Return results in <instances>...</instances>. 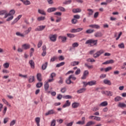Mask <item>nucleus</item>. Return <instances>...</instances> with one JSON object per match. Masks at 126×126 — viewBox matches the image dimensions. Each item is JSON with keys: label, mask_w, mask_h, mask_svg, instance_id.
<instances>
[{"label": "nucleus", "mask_w": 126, "mask_h": 126, "mask_svg": "<svg viewBox=\"0 0 126 126\" xmlns=\"http://www.w3.org/2000/svg\"><path fill=\"white\" fill-rule=\"evenodd\" d=\"M98 42V40H94V39H89L86 41L85 42L86 45H88V44H90L91 46L93 47V46H97V43Z\"/></svg>", "instance_id": "obj_1"}, {"label": "nucleus", "mask_w": 126, "mask_h": 126, "mask_svg": "<svg viewBox=\"0 0 126 126\" xmlns=\"http://www.w3.org/2000/svg\"><path fill=\"white\" fill-rule=\"evenodd\" d=\"M104 53H105V50L101 49V50L97 51L94 54L93 57H94V58H95V59L97 58H99V57H100V55H102V54H104Z\"/></svg>", "instance_id": "obj_2"}, {"label": "nucleus", "mask_w": 126, "mask_h": 126, "mask_svg": "<svg viewBox=\"0 0 126 126\" xmlns=\"http://www.w3.org/2000/svg\"><path fill=\"white\" fill-rule=\"evenodd\" d=\"M15 14V10L14 9H12L9 11V13L6 14V15L4 16V18H7L8 16H12Z\"/></svg>", "instance_id": "obj_3"}, {"label": "nucleus", "mask_w": 126, "mask_h": 126, "mask_svg": "<svg viewBox=\"0 0 126 126\" xmlns=\"http://www.w3.org/2000/svg\"><path fill=\"white\" fill-rule=\"evenodd\" d=\"M30 48H31V45L28 43H26L22 45V48L23 50H29Z\"/></svg>", "instance_id": "obj_4"}, {"label": "nucleus", "mask_w": 126, "mask_h": 126, "mask_svg": "<svg viewBox=\"0 0 126 126\" xmlns=\"http://www.w3.org/2000/svg\"><path fill=\"white\" fill-rule=\"evenodd\" d=\"M97 84V81L95 80L91 81L86 83V86L89 85L90 86H92L93 85H96Z\"/></svg>", "instance_id": "obj_5"}, {"label": "nucleus", "mask_w": 126, "mask_h": 126, "mask_svg": "<svg viewBox=\"0 0 126 126\" xmlns=\"http://www.w3.org/2000/svg\"><path fill=\"white\" fill-rule=\"evenodd\" d=\"M83 30V28H78L76 29H73L70 31L71 33H76V32H80Z\"/></svg>", "instance_id": "obj_6"}, {"label": "nucleus", "mask_w": 126, "mask_h": 126, "mask_svg": "<svg viewBox=\"0 0 126 126\" xmlns=\"http://www.w3.org/2000/svg\"><path fill=\"white\" fill-rule=\"evenodd\" d=\"M45 28L46 26H39L35 29V31H43Z\"/></svg>", "instance_id": "obj_7"}, {"label": "nucleus", "mask_w": 126, "mask_h": 126, "mask_svg": "<svg viewBox=\"0 0 126 126\" xmlns=\"http://www.w3.org/2000/svg\"><path fill=\"white\" fill-rule=\"evenodd\" d=\"M90 120H95V121H101V118L97 116H91L89 117Z\"/></svg>", "instance_id": "obj_8"}, {"label": "nucleus", "mask_w": 126, "mask_h": 126, "mask_svg": "<svg viewBox=\"0 0 126 126\" xmlns=\"http://www.w3.org/2000/svg\"><path fill=\"white\" fill-rule=\"evenodd\" d=\"M54 114V115H57V112L54 110H50L47 113H45V116H49V115H53Z\"/></svg>", "instance_id": "obj_9"}, {"label": "nucleus", "mask_w": 126, "mask_h": 126, "mask_svg": "<svg viewBox=\"0 0 126 126\" xmlns=\"http://www.w3.org/2000/svg\"><path fill=\"white\" fill-rule=\"evenodd\" d=\"M59 39L61 40L62 43H65V42H66V40H67V37L64 36H60L59 37Z\"/></svg>", "instance_id": "obj_10"}, {"label": "nucleus", "mask_w": 126, "mask_h": 126, "mask_svg": "<svg viewBox=\"0 0 126 126\" xmlns=\"http://www.w3.org/2000/svg\"><path fill=\"white\" fill-rule=\"evenodd\" d=\"M103 33L101 32H96L94 33V37L96 38H101V37H102Z\"/></svg>", "instance_id": "obj_11"}, {"label": "nucleus", "mask_w": 126, "mask_h": 126, "mask_svg": "<svg viewBox=\"0 0 126 126\" xmlns=\"http://www.w3.org/2000/svg\"><path fill=\"white\" fill-rule=\"evenodd\" d=\"M88 74H89V72L88 70H85L84 72L83 75L81 78L82 79H86V77H87V75H88Z\"/></svg>", "instance_id": "obj_12"}, {"label": "nucleus", "mask_w": 126, "mask_h": 126, "mask_svg": "<svg viewBox=\"0 0 126 126\" xmlns=\"http://www.w3.org/2000/svg\"><path fill=\"white\" fill-rule=\"evenodd\" d=\"M103 94H105V95H107V96H113V92L111 91H103L102 92Z\"/></svg>", "instance_id": "obj_13"}, {"label": "nucleus", "mask_w": 126, "mask_h": 126, "mask_svg": "<svg viewBox=\"0 0 126 126\" xmlns=\"http://www.w3.org/2000/svg\"><path fill=\"white\" fill-rule=\"evenodd\" d=\"M29 63L31 65V68L34 69V68H35V63H34V61H33V60H31Z\"/></svg>", "instance_id": "obj_14"}, {"label": "nucleus", "mask_w": 126, "mask_h": 126, "mask_svg": "<svg viewBox=\"0 0 126 126\" xmlns=\"http://www.w3.org/2000/svg\"><path fill=\"white\" fill-rule=\"evenodd\" d=\"M82 121H78L76 123L77 125H84L85 124V117H82Z\"/></svg>", "instance_id": "obj_15"}, {"label": "nucleus", "mask_w": 126, "mask_h": 126, "mask_svg": "<svg viewBox=\"0 0 126 126\" xmlns=\"http://www.w3.org/2000/svg\"><path fill=\"white\" fill-rule=\"evenodd\" d=\"M115 63V61L113 60H108L106 61L105 62H104L102 63V64H109L110 63Z\"/></svg>", "instance_id": "obj_16"}, {"label": "nucleus", "mask_w": 126, "mask_h": 126, "mask_svg": "<svg viewBox=\"0 0 126 126\" xmlns=\"http://www.w3.org/2000/svg\"><path fill=\"white\" fill-rule=\"evenodd\" d=\"M69 106H70V102H69V100H66V102L63 106V108H66V107H69Z\"/></svg>", "instance_id": "obj_17"}, {"label": "nucleus", "mask_w": 126, "mask_h": 126, "mask_svg": "<svg viewBox=\"0 0 126 126\" xmlns=\"http://www.w3.org/2000/svg\"><path fill=\"white\" fill-rule=\"evenodd\" d=\"M50 39L51 40V41H52V42H56V41H57V37H56L55 35H52L50 37Z\"/></svg>", "instance_id": "obj_18"}, {"label": "nucleus", "mask_w": 126, "mask_h": 126, "mask_svg": "<svg viewBox=\"0 0 126 126\" xmlns=\"http://www.w3.org/2000/svg\"><path fill=\"white\" fill-rule=\"evenodd\" d=\"M56 10H57V9L55 7H51L48 9L47 12H48L49 13H51V12H54Z\"/></svg>", "instance_id": "obj_19"}, {"label": "nucleus", "mask_w": 126, "mask_h": 126, "mask_svg": "<svg viewBox=\"0 0 126 126\" xmlns=\"http://www.w3.org/2000/svg\"><path fill=\"white\" fill-rule=\"evenodd\" d=\"M89 27L91 28H95V29H100V26L98 25H91L89 26Z\"/></svg>", "instance_id": "obj_20"}, {"label": "nucleus", "mask_w": 126, "mask_h": 126, "mask_svg": "<svg viewBox=\"0 0 126 126\" xmlns=\"http://www.w3.org/2000/svg\"><path fill=\"white\" fill-rule=\"evenodd\" d=\"M72 12H73V13H78V12H81V9L74 8L72 9Z\"/></svg>", "instance_id": "obj_21"}, {"label": "nucleus", "mask_w": 126, "mask_h": 126, "mask_svg": "<svg viewBox=\"0 0 126 126\" xmlns=\"http://www.w3.org/2000/svg\"><path fill=\"white\" fill-rule=\"evenodd\" d=\"M79 103L78 102H74L72 104V108H74V109H75L77 108L78 107H79Z\"/></svg>", "instance_id": "obj_22"}, {"label": "nucleus", "mask_w": 126, "mask_h": 126, "mask_svg": "<svg viewBox=\"0 0 126 126\" xmlns=\"http://www.w3.org/2000/svg\"><path fill=\"white\" fill-rule=\"evenodd\" d=\"M33 81H35V77H34V76H30L29 79V82L30 83H32Z\"/></svg>", "instance_id": "obj_23"}, {"label": "nucleus", "mask_w": 126, "mask_h": 126, "mask_svg": "<svg viewBox=\"0 0 126 126\" xmlns=\"http://www.w3.org/2000/svg\"><path fill=\"white\" fill-rule=\"evenodd\" d=\"M103 83H104V84H107V85H112V83L111 82V81L107 79H105L103 80Z\"/></svg>", "instance_id": "obj_24"}, {"label": "nucleus", "mask_w": 126, "mask_h": 126, "mask_svg": "<svg viewBox=\"0 0 126 126\" xmlns=\"http://www.w3.org/2000/svg\"><path fill=\"white\" fill-rule=\"evenodd\" d=\"M99 107H106V106H108V102L103 101L101 102L99 105Z\"/></svg>", "instance_id": "obj_25"}, {"label": "nucleus", "mask_w": 126, "mask_h": 126, "mask_svg": "<svg viewBox=\"0 0 126 126\" xmlns=\"http://www.w3.org/2000/svg\"><path fill=\"white\" fill-rule=\"evenodd\" d=\"M87 11L89 12L88 13V14L89 16H91V15H93V13H94V11H93L92 9H88Z\"/></svg>", "instance_id": "obj_26"}, {"label": "nucleus", "mask_w": 126, "mask_h": 126, "mask_svg": "<svg viewBox=\"0 0 126 126\" xmlns=\"http://www.w3.org/2000/svg\"><path fill=\"white\" fill-rule=\"evenodd\" d=\"M36 77L38 81H42V75L41 74V73H37Z\"/></svg>", "instance_id": "obj_27"}, {"label": "nucleus", "mask_w": 126, "mask_h": 126, "mask_svg": "<svg viewBox=\"0 0 126 126\" xmlns=\"http://www.w3.org/2000/svg\"><path fill=\"white\" fill-rule=\"evenodd\" d=\"M78 64H79V62L74 61L71 63L72 66H75V65H78Z\"/></svg>", "instance_id": "obj_28"}, {"label": "nucleus", "mask_w": 126, "mask_h": 126, "mask_svg": "<svg viewBox=\"0 0 126 126\" xmlns=\"http://www.w3.org/2000/svg\"><path fill=\"white\" fill-rule=\"evenodd\" d=\"M118 107L120 108H126V104L124 103L119 102Z\"/></svg>", "instance_id": "obj_29"}, {"label": "nucleus", "mask_w": 126, "mask_h": 126, "mask_svg": "<svg viewBox=\"0 0 126 126\" xmlns=\"http://www.w3.org/2000/svg\"><path fill=\"white\" fill-rule=\"evenodd\" d=\"M86 91V89L85 88H82L79 90L77 91V93H79V94H80V93H83V92H85Z\"/></svg>", "instance_id": "obj_30"}, {"label": "nucleus", "mask_w": 126, "mask_h": 126, "mask_svg": "<svg viewBox=\"0 0 126 126\" xmlns=\"http://www.w3.org/2000/svg\"><path fill=\"white\" fill-rule=\"evenodd\" d=\"M47 66H48V62H46L42 65V69H43V70H45V69L47 68Z\"/></svg>", "instance_id": "obj_31"}, {"label": "nucleus", "mask_w": 126, "mask_h": 126, "mask_svg": "<svg viewBox=\"0 0 126 126\" xmlns=\"http://www.w3.org/2000/svg\"><path fill=\"white\" fill-rule=\"evenodd\" d=\"M38 12L40 14H42V15H46V12L43 10H41L39 9L38 10Z\"/></svg>", "instance_id": "obj_32"}, {"label": "nucleus", "mask_w": 126, "mask_h": 126, "mask_svg": "<svg viewBox=\"0 0 126 126\" xmlns=\"http://www.w3.org/2000/svg\"><path fill=\"white\" fill-rule=\"evenodd\" d=\"M40 118L37 117L35 118V122L36 123L37 126H40Z\"/></svg>", "instance_id": "obj_33"}, {"label": "nucleus", "mask_w": 126, "mask_h": 126, "mask_svg": "<svg viewBox=\"0 0 126 126\" xmlns=\"http://www.w3.org/2000/svg\"><path fill=\"white\" fill-rule=\"evenodd\" d=\"M122 99H123V98H122V97H121V96H116L114 98V101L115 102H119V101H121V100H122Z\"/></svg>", "instance_id": "obj_34"}, {"label": "nucleus", "mask_w": 126, "mask_h": 126, "mask_svg": "<svg viewBox=\"0 0 126 126\" xmlns=\"http://www.w3.org/2000/svg\"><path fill=\"white\" fill-rule=\"evenodd\" d=\"M66 83L67 84H71L72 83L73 84V82L71 81V80L70 78H69V77H68V79L66 80Z\"/></svg>", "instance_id": "obj_35"}, {"label": "nucleus", "mask_w": 126, "mask_h": 126, "mask_svg": "<svg viewBox=\"0 0 126 126\" xmlns=\"http://www.w3.org/2000/svg\"><path fill=\"white\" fill-rule=\"evenodd\" d=\"M42 86H43V83L42 82H38L36 85L37 88H41Z\"/></svg>", "instance_id": "obj_36"}, {"label": "nucleus", "mask_w": 126, "mask_h": 126, "mask_svg": "<svg viewBox=\"0 0 126 126\" xmlns=\"http://www.w3.org/2000/svg\"><path fill=\"white\" fill-rule=\"evenodd\" d=\"M65 64V62H61L56 65V67H60V66H63V65H64Z\"/></svg>", "instance_id": "obj_37"}, {"label": "nucleus", "mask_w": 126, "mask_h": 126, "mask_svg": "<svg viewBox=\"0 0 126 126\" xmlns=\"http://www.w3.org/2000/svg\"><path fill=\"white\" fill-rule=\"evenodd\" d=\"M6 14H7V11L6 10L0 11V15H5V16Z\"/></svg>", "instance_id": "obj_38"}, {"label": "nucleus", "mask_w": 126, "mask_h": 126, "mask_svg": "<svg viewBox=\"0 0 126 126\" xmlns=\"http://www.w3.org/2000/svg\"><path fill=\"white\" fill-rule=\"evenodd\" d=\"M49 83L46 82L45 84H44V89L46 91H47V90H48L49 89Z\"/></svg>", "instance_id": "obj_39"}, {"label": "nucleus", "mask_w": 126, "mask_h": 126, "mask_svg": "<svg viewBox=\"0 0 126 126\" xmlns=\"http://www.w3.org/2000/svg\"><path fill=\"white\" fill-rule=\"evenodd\" d=\"M45 19H46V17H43V16L39 17L37 18V20L38 21H43L45 20Z\"/></svg>", "instance_id": "obj_40"}, {"label": "nucleus", "mask_w": 126, "mask_h": 126, "mask_svg": "<svg viewBox=\"0 0 126 126\" xmlns=\"http://www.w3.org/2000/svg\"><path fill=\"white\" fill-rule=\"evenodd\" d=\"M94 32V30L89 29L86 31L87 34H91Z\"/></svg>", "instance_id": "obj_41"}, {"label": "nucleus", "mask_w": 126, "mask_h": 126, "mask_svg": "<svg viewBox=\"0 0 126 126\" xmlns=\"http://www.w3.org/2000/svg\"><path fill=\"white\" fill-rule=\"evenodd\" d=\"M58 9H59V10L61 11H62L63 12H64V11H65V8H64L63 7H62V6L58 7Z\"/></svg>", "instance_id": "obj_42"}, {"label": "nucleus", "mask_w": 126, "mask_h": 126, "mask_svg": "<svg viewBox=\"0 0 126 126\" xmlns=\"http://www.w3.org/2000/svg\"><path fill=\"white\" fill-rule=\"evenodd\" d=\"M2 102H3V103H4V104H6L7 106H9V107H11V105L9 104V103H8V102H7V101H6V100H5L4 98H3L2 99Z\"/></svg>", "instance_id": "obj_43"}, {"label": "nucleus", "mask_w": 126, "mask_h": 126, "mask_svg": "<svg viewBox=\"0 0 126 126\" xmlns=\"http://www.w3.org/2000/svg\"><path fill=\"white\" fill-rule=\"evenodd\" d=\"M85 66L87 67L89 69H91V68H93V65H89L87 63H85Z\"/></svg>", "instance_id": "obj_44"}, {"label": "nucleus", "mask_w": 126, "mask_h": 126, "mask_svg": "<svg viewBox=\"0 0 126 126\" xmlns=\"http://www.w3.org/2000/svg\"><path fill=\"white\" fill-rule=\"evenodd\" d=\"M31 30H32V28L30 27L28 28V30H26L24 32V33L26 34H29V33H30V32L31 31Z\"/></svg>", "instance_id": "obj_45"}, {"label": "nucleus", "mask_w": 126, "mask_h": 126, "mask_svg": "<svg viewBox=\"0 0 126 126\" xmlns=\"http://www.w3.org/2000/svg\"><path fill=\"white\" fill-rule=\"evenodd\" d=\"M77 22H78V21L77 20H76V19L73 18L71 20L72 24H76V23H77Z\"/></svg>", "instance_id": "obj_46"}, {"label": "nucleus", "mask_w": 126, "mask_h": 126, "mask_svg": "<svg viewBox=\"0 0 126 126\" xmlns=\"http://www.w3.org/2000/svg\"><path fill=\"white\" fill-rule=\"evenodd\" d=\"M3 66L4 67V68H8L9 67V63H4Z\"/></svg>", "instance_id": "obj_47"}, {"label": "nucleus", "mask_w": 126, "mask_h": 126, "mask_svg": "<svg viewBox=\"0 0 126 126\" xmlns=\"http://www.w3.org/2000/svg\"><path fill=\"white\" fill-rule=\"evenodd\" d=\"M67 36L69 38H74V37H75V35L72 33H67Z\"/></svg>", "instance_id": "obj_48"}, {"label": "nucleus", "mask_w": 126, "mask_h": 126, "mask_svg": "<svg viewBox=\"0 0 126 126\" xmlns=\"http://www.w3.org/2000/svg\"><path fill=\"white\" fill-rule=\"evenodd\" d=\"M118 47L120 49H125V44H124V43H122L118 45Z\"/></svg>", "instance_id": "obj_49"}, {"label": "nucleus", "mask_w": 126, "mask_h": 126, "mask_svg": "<svg viewBox=\"0 0 126 126\" xmlns=\"http://www.w3.org/2000/svg\"><path fill=\"white\" fill-rule=\"evenodd\" d=\"M72 46L73 48H77V47H78V46H79V44L77 42H75L72 44Z\"/></svg>", "instance_id": "obj_50"}, {"label": "nucleus", "mask_w": 126, "mask_h": 126, "mask_svg": "<svg viewBox=\"0 0 126 126\" xmlns=\"http://www.w3.org/2000/svg\"><path fill=\"white\" fill-rule=\"evenodd\" d=\"M42 45H43V41H42V40H40L37 44V48H41Z\"/></svg>", "instance_id": "obj_51"}, {"label": "nucleus", "mask_w": 126, "mask_h": 126, "mask_svg": "<svg viewBox=\"0 0 126 126\" xmlns=\"http://www.w3.org/2000/svg\"><path fill=\"white\" fill-rule=\"evenodd\" d=\"M63 98H64V99H71V98H72V96L69 95H64L63 96Z\"/></svg>", "instance_id": "obj_52"}, {"label": "nucleus", "mask_w": 126, "mask_h": 126, "mask_svg": "<svg viewBox=\"0 0 126 126\" xmlns=\"http://www.w3.org/2000/svg\"><path fill=\"white\" fill-rule=\"evenodd\" d=\"M24 4L25 5H29L30 4H31V2H30V1L27 0L24 1Z\"/></svg>", "instance_id": "obj_53"}, {"label": "nucleus", "mask_w": 126, "mask_h": 126, "mask_svg": "<svg viewBox=\"0 0 126 126\" xmlns=\"http://www.w3.org/2000/svg\"><path fill=\"white\" fill-rule=\"evenodd\" d=\"M112 70V67L109 66L105 68V72H108V71H109V70Z\"/></svg>", "instance_id": "obj_54"}, {"label": "nucleus", "mask_w": 126, "mask_h": 126, "mask_svg": "<svg viewBox=\"0 0 126 126\" xmlns=\"http://www.w3.org/2000/svg\"><path fill=\"white\" fill-rule=\"evenodd\" d=\"M69 78L72 79V80H76V77H75L73 75H71L69 76Z\"/></svg>", "instance_id": "obj_55"}, {"label": "nucleus", "mask_w": 126, "mask_h": 126, "mask_svg": "<svg viewBox=\"0 0 126 126\" xmlns=\"http://www.w3.org/2000/svg\"><path fill=\"white\" fill-rule=\"evenodd\" d=\"M80 72H81V70H80V69L78 68L76 71L75 74H76V75H78V74H79Z\"/></svg>", "instance_id": "obj_56"}, {"label": "nucleus", "mask_w": 126, "mask_h": 126, "mask_svg": "<svg viewBox=\"0 0 126 126\" xmlns=\"http://www.w3.org/2000/svg\"><path fill=\"white\" fill-rule=\"evenodd\" d=\"M16 123V120H12L10 123V126H14Z\"/></svg>", "instance_id": "obj_57"}, {"label": "nucleus", "mask_w": 126, "mask_h": 126, "mask_svg": "<svg viewBox=\"0 0 126 126\" xmlns=\"http://www.w3.org/2000/svg\"><path fill=\"white\" fill-rule=\"evenodd\" d=\"M57 74L55 72H53L51 74L50 77L52 79H54V77H56Z\"/></svg>", "instance_id": "obj_58"}, {"label": "nucleus", "mask_w": 126, "mask_h": 126, "mask_svg": "<svg viewBox=\"0 0 126 126\" xmlns=\"http://www.w3.org/2000/svg\"><path fill=\"white\" fill-rule=\"evenodd\" d=\"M16 35H17V36H20V37H24V35L19 32H17Z\"/></svg>", "instance_id": "obj_59"}, {"label": "nucleus", "mask_w": 126, "mask_h": 126, "mask_svg": "<svg viewBox=\"0 0 126 126\" xmlns=\"http://www.w3.org/2000/svg\"><path fill=\"white\" fill-rule=\"evenodd\" d=\"M56 126V120H53L51 122V126Z\"/></svg>", "instance_id": "obj_60"}, {"label": "nucleus", "mask_w": 126, "mask_h": 126, "mask_svg": "<svg viewBox=\"0 0 126 126\" xmlns=\"http://www.w3.org/2000/svg\"><path fill=\"white\" fill-rule=\"evenodd\" d=\"M54 15H58V16H62V12H56L54 13Z\"/></svg>", "instance_id": "obj_61"}, {"label": "nucleus", "mask_w": 126, "mask_h": 126, "mask_svg": "<svg viewBox=\"0 0 126 126\" xmlns=\"http://www.w3.org/2000/svg\"><path fill=\"white\" fill-rule=\"evenodd\" d=\"M98 16H99V12H96L94 13V18H97Z\"/></svg>", "instance_id": "obj_62"}, {"label": "nucleus", "mask_w": 126, "mask_h": 126, "mask_svg": "<svg viewBox=\"0 0 126 126\" xmlns=\"http://www.w3.org/2000/svg\"><path fill=\"white\" fill-rule=\"evenodd\" d=\"M73 17L75 19H79V18H80V16L79 15H75Z\"/></svg>", "instance_id": "obj_63"}, {"label": "nucleus", "mask_w": 126, "mask_h": 126, "mask_svg": "<svg viewBox=\"0 0 126 126\" xmlns=\"http://www.w3.org/2000/svg\"><path fill=\"white\" fill-rule=\"evenodd\" d=\"M59 61H63V60H64V57L63 56H60L59 57Z\"/></svg>", "instance_id": "obj_64"}]
</instances>
